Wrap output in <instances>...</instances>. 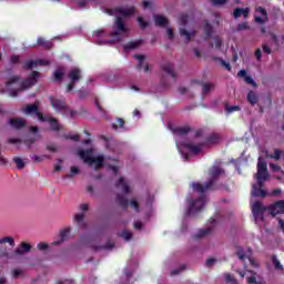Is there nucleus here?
Listing matches in <instances>:
<instances>
[{
    "mask_svg": "<svg viewBox=\"0 0 284 284\" xmlns=\"http://www.w3.org/2000/svg\"><path fill=\"white\" fill-rule=\"evenodd\" d=\"M114 12L115 14H118L114 24L115 31L109 34V37H114V39L106 40L104 42L98 41L100 45H103L105 43H121V41H123V37H125L128 32H130V29L125 27L121 17H132V14L136 12V9L134 7H121L116 8Z\"/></svg>",
    "mask_w": 284,
    "mask_h": 284,
    "instance_id": "f257e3e1",
    "label": "nucleus"
},
{
    "mask_svg": "<svg viewBox=\"0 0 284 284\" xmlns=\"http://www.w3.org/2000/svg\"><path fill=\"white\" fill-rule=\"evenodd\" d=\"M39 77V72L33 71L31 77L24 80L19 88H17L21 81L19 75H12L9 81L6 83L7 92L9 97H17L19 92L22 90H28V88H32L37 83V79Z\"/></svg>",
    "mask_w": 284,
    "mask_h": 284,
    "instance_id": "f03ea898",
    "label": "nucleus"
},
{
    "mask_svg": "<svg viewBox=\"0 0 284 284\" xmlns=\"http://www.w3.org/2000/svg\"><path fill=\"white\" fill-rule=\"evenodd\" d=\"M224 172L225 171H223V169L219 166H213L211 170V179L204 185H202L201 183L193 182L192 183L193 190H195V192H199L200 194L207 192V190H210L212 185H214V182L216 181V179H219L221 174H224Z\"/></svg>",
    "mask_w": 284,
    "mask_h": 284,
    "instance_id": "7ed1b4c3",
    "label": "nucleus"
},
{
    "mask_svg": "<svg viewBox=\"0 0 284 284\" xmlns=\"http://www.w3.org/2000/svg\"><path fill=\"white\" fill-rule=\"evenodd\" d=\"M78 154L80 156V159H82V161H84V163H88V165H90L91 168H93L94 165V170H99V168H103V155H93V150L89 149V150H79Z\"/></svg>",
    "mask_w": 284,
    "mask_h": 284,
    "instance_id": "20e7f679",
    "label": "nucleus"
},
{
    "mask_svg": "<svg viewBox=\"0 0 284 284\" xmlns=\"http://www.w3.org/2000/svg\"><path fill=\"white\" fill-rule=\"evenodd\" d=\"M50 103L55 112H63L65 116H70L71 119H74V116H77V111L70 109L65 101L57 98H50Z\"/></svg>",
    "mask_w": 284,
    "mask_h": 284,
    "instance_id": "39448f33",
    "label": "nucleus"
},
{
    "mask_svg": "<svg viewBox=\"0 0 284 284\" xmlns=\"http://www.w3.org/2000/svg\"><path fill=\"white\" fill-rule=\"evenodd\" d=\"M179 23L181 26L179 28L180 37H183L184 41L186 43H190V41H192V39L196 37V31L185 29V26H187V14L185 13L180 14Z\"/></svg>",
    "mask_w": 284,
    "mask_h": 284,
    "instance_id": "423d86ee",
    "label": "nucleus"
},
{
    "mask_svg": "<svg viewBox=\"0 0 284 284\" xmlns=\"http://www.w3.org/2000/svg\"><path fill=\"white\" fill-rule=\"evenodd\" d=\"M255 178L257 180L258 187H263L265 185V181L270 179V173H267V163L263 161V158H258L257 160V172Z\"/></svg>",
    "mask_w": 284,
    "mask_h": 284,
    "instance_id": "0eeeda50",
    "label": "nucleus"
},
{
    "mask_svg": "<svg viewBox=\"0 0 284 284\" xmlns=\"http://www.w3.org/2000/svg\"><path fill=\"white\" fill-rule=\"evenodd\" d=\"M267 211V207L263 205L261 202H255L252 205V214L255 223H263L265 221V212Z\"/></svg>",
    "mask_w": 284,
    "mask_h": 284,
    "instance_id": "6e6552de",
    "label": "nucleus"
},
{
    "mask_svg": "<svg viewBox=\"0 0 284 284\" xmlns=\"http://www.w3.org/2000/svg\"><path fill=\"white\" fill-rule=\"evenodd\" d=\"M69 79H70V83L67 88V92H72V90H74V84L79 83V81L82 79L81 75V69L79 68H73L69 71L68 74Z\"/></svg>",
    "mask_w": 284,
    "mask_h": 284,
    "instance_id": "1a4fd4ad",
    "label": "nucleus"
},
{
    "mask_svg": "<svg viewBox=\"0 0 284 284\" xmlns=\"http://www.w3.org/2000/svg\"><path fill=\"white\" fill-rule=\"evenodd\" d=\"M205 203H207V197H205V195H202L200 199L190 202V214H194V212H201V210L205 207Z\"/></svg>",
    "mask_w": 284,
    "mask_h": 284,
    "instance_id": "9d476101",
    "label": "nucleus"
},
{
    "mask_svg": "<svg viewBox=\"0 0 284 284\" xmlns=\"http://www.w3.org/2000/svg\"><path fill=\"white\" fill-rule=\"evenodd\" d=\"M22 111L24 114H36L39 121H45V116H43V113L39 112V104L37 103L27 105Z\"/></svg>",
    "mask_w": 284,
    "mask_h": 284,
    "instance_id": "9b49d317",
    "label": "nucleus"
},
{
    "mask_svg": "<svg viewBox=\"0 0 284 284\" xmlns=\"http://www.w3.org/2000/svg\"><path fill=\"white\" fill-rule=\"evenodd\" d=\"M271 216H278V214H284V200H280L268 206Z\"/></svg>",
    "mask_w": 284,
    "mask_h": 284,
    "instance_id": "f8f14e48",
    "label": "nucleus"
},
{
    "mask_svg": "<svg viewBox=\"0 0 284 284\" xmlns=\"http://www.w3.org/2000/svg\"><path fill=\"white\" fill-rule=\"evenodd\" d=\"M255 11L262 16V17H255L256 23H261L263 26L264 23H267V21H270V16H267V10H265V8L256 7Z\"/></svg>",
    "mask_w": 284,
    "mask_h": 284,
    "instance_id": "ddd939ff",
    "label": "nucleus"
},
{
    "mask_svg": "<svg viewBox=\"0 0 284 284\" xmlns=\"http://www.w3.org/2000/svg\"><path fill=\"white\" fill-rule=\"evenodd\" d=\"M30 250H32V245H30V244H28L26 242H22L20 244V246L14 250L13 257L14 256H23V254L30 252Z\"/></svg>",
    "mask_w": 284,
    "mask_h": 284,
    "instance_id": "4468645a",
    "label": "nucleus"
},
{
    "mask_svg": "<svg viewBox=\"0 0 284 284\" xmlns=\"http://www.w3.org/2000/svg\"><path fill=\"white\" fill-rule=\"evenodd\" d=\"M9 124L14 130H21V128H26V120L23 118H13L9 120Z\"/></svg>",
    "mask_w": 284,
    "mask_h": 284,
    "instance_id": "2eb2a0df",
    "label": "nucleus"
},
{
    "mask_svg": "<svg viewBox=\"0 0 284 284\" xmlns=\"http://www.w3.org/2000/svg\"><path fill=\"white\" fill-rule=\"evenodd\" d=\"M162 70L165 74H169L173 81H176V71H174V65H172V63L163 64Z\"/></svg>",
    "mask_w": 284,
    "mask_h": 284,
    "instance_id": "dca6fc26",
    "label": "nucleus"
},
{
    "mask_svg": "<svg viewBox=\"0 0 284 284\" xmlns=\"http://www.w3.org/2000/svg\"><path fill=\"white\" fill-rule=\"evenodd\" d=\"M184 148L189 150V152H192L193 154H199L201 150H203L202 144H194L192 142L184 143Z\"/></svg>",
    "mask_w": 284,
    "mask_h": 284,
    "instance_id": "f3484780",
    "label": "nucleus"
},
{
    "mask_svg": "<svg viewBox=\"0 0 284 284\" xmlns=\"http://www.w3.org/2000/svg\"><path fill=\"white\" fill-rule=\"evenodd\" d=\"M116 187L123 192V194H130V184L125 181V179L120 178L119 182L116 183Z\"/></svg>",
    "mask_w": 284,
    "mask_h": 284,
    "instance_id": "a211bd4d",
    "label": "nucleus"
},
{
    "mask_svg": "<svg viewBox=\"0 0 284 284\" xmlns=\"http://www.w3.org/2000/svg\"><path fill=\"white\" fill-rule=\"evenodd\" d=\"M234 19H239L241 17H244V19H247L250 17V8L241 9L236 8L233 12Z\"/></svg>",
    "mask_w": 284,
    "mask_h": 284,
    "instance_id": "6ab92c4d",
    "label": "nucleus"
},
{
    "mask_svg": "<svg viewBox=\"0 0 284 284\" xmlns=\"http://www.w3.org/2000/svg\"><path fill=\"white\" fill-rule=\"evenodd\" d=\"M37 65H50V62L45 60H37V61L31 60L26 63L27 70H32V68H37Z\"/></svg>",
    "mask_w": 284,
    "mask_h": 284,
    "instance_id": "aec40b11",
    "label": "nucleus"
},
{
    "mask_svg": "<svg viewBox=\"0 0 284 284\" xmlns=\"http://www.w3.org/2000/svg\"><path fill=\"white\" fill-rule=\"evenodd\" d=\"M44 119L45 120H43L42 122L48 121V123H50V125H51V130H53L54 132H59V130H61V125L59 124L57 119L48 116V115H45Z\"/></svg>",
    "mask_w": 284,
    "mask_h": 284,
    "instance_id": "412c9836",
    "label": "nucleus"
},
{
    "mask_svg": "<svg viewBox=\"0 0 284 284\" xmlns=\"http://www.w3.org/2000/svg\"><path fill=\"white\" fill-rule=\"evenodd\" d=\"M266 159H274V161H281V156L284 159V151L281 149H275L273 154H268L265 151Z\"/></svg>",
    "mask_w": 284,
    "mask_h": 284,
    "instance_id": "4be33fe9",
    "label": "nucleus"
},
{
    "mask_svg": "<svg viewBox=\"0 0 284 284\" xmlns=\"http://www.w3.org/2000/svg\"><path fill=\"white\" fill-rule=\"evenodd\" d=\"M74 223H77L78 227H85L88 224L85 223V214L78 213L74 215Z\"/></svg>",
    "mask_w": 284,
    "mask_h": 284,
    "instance_id": "5701e85b",
    "label": "nucleus"
},
{
    "mask_svg": "<svg viewBox=\"0 0 284 284\" xmlns=\"http://www.w3.org/2000/svg\"><path fill=\"white\" fill-rule=\"evenodd\" d=\"M134 58L138 60V69L141 70V68H144V72H150V65L143 64V61H145V55L136 54Z\"/></svg>",
    "mask_w": 284,
    "mask_h": 284,
    "instance_id": "b1692460",
    "label": "nucleus"
},
{
    "mask_svg": "<svg viewBox=\"0 0 284 284\" xmlns=\"http://www.w3.org/2000/svg\"><path fill=\"white\" fill-rule=\"evenodd\" d=\"M252 196H261L264 199V196H267V192L263 190V187L260 186L258 189V185L253 184Z\"/></svg>",
    "mask_w": 284,
    "mask_h": 284,
    "instance_id": "393cba45",
    "label": "nucleus"
},
{
    "mask_svg": "<svg viewBox=\"0 0 284 284\" xmlns=\"http://www.w3.org/2000/svg\"><path fill=\"white\" fill-rule=\"evenodd\" d=\"M252 254V251L248 248L247 252L243 250L242 247H237L236 250V256L240 258V261H244V258H250Z\"/></svg>",
    "mask_w": 284,
    "mask_h": 284,
    "instance_id": "a878e982",
    "label": "nucleus"
},
{
    "mask_svg": "<svg viewBox=\"0 0 284 284\" xmlns=\"http://www.w3.org/2000/svg\"><path fill=\"white\" fill-rule=\"evenodd\" d=\"M250 274H252L251 276L246 277V283L247 284H267L265 283V281H256V272L254 271H248Z\"/></svg>",
    "mask_w": 284,
    "mask_h": 284,
    "instance_id": "bb28decb",
    "label": "nucleus"
},
{
    "mask_svg": "<svg viewBox=\"0 0 284 284\" xmlns=\"http://www.w3.org/2000/svg\"><path fill=\"white\" fill-rule=\"evenodd\" d=\"M246 99L252 105H256V103H258V95L254 91H250L246 95Z\"/></svg>",
    "mask_w": 284,
    "mask_h": 284,
    "instance_id": "cd10ccee",
    "label": "nucleus"
},
{
    "mask_svg": "<svg viewBox=\"0 0 284 284\" xmlns=\"http://www.w3.org/2000/svg\"><path fill=\"white\" fill-rule=\"evenodd\" d=\"M215 88H216V84L212 82L204 83L202 84V94H210V92L214 91Z\"/></svg>",
    "mask_w": 284,
    "mask_h": 284,
    "instance_id": "c85d7f7f",
    "label": "nucleus"
},
{
    "mask_svg": "<svg viewBox=\"0 0 284 284\" xmlns=\"http://www.w3.org/2000/svg\"><path fill=\"white\" fill-rule=\"evenodd\" d=\"M37 43H38V45H41L42 48H45L47 50H50L52 48V42L47 41L43 38H38Z\"/></svg>",
    "mask_w": 284,
    "mask_h": 284,
    "instance_id": "c756f323",
    "label": "nucleus"
},
{
    "mask_svg": "<svg viewBox=\"0 0 284 284\" xmlns=\"http://www.w3.org/2000/svg\"><path fill=\"white\" fill-rule=\"evenodd\" d=\"M141 43H142L141 40L129 42L128 44L124 45V50H136V48H139Z\"/></svg>",
    "mask_w": 284,
    "mask_h": 284,
    "instance_id": "7c9ffc66",
    "label": "nucleus"
},
{
    "mask_svg": "<svg viewBox=\"0 0 284 284\" xmlns=\"http://www.w3.org/2000/svg\"><path fill=\"white\" fill-rule=\"evenodd\" d=\"M63 74H65V69L58 68L54 71L53 77H54L55 81H61V79H63Z\"/></svg>",
    "mask_w": 284,
    "mask_h": 284,
    "instance_id": "2f4dec72",
    "label": "nucleus"
},
{
    "mask_svg": "<svg viewBox=\"0 0 284 284\" xmlns=\"http://www.w3.org/2000/svg\"><path fill=\"white\" fill-rule=\"evenodd\" d=\"M154 21L158 26H168V18L163 16H154Z\"/></svg>",
    "mask_w": 284,
    "mask_h": 284,
    "instance_id": "473e14b6",
    "label": "nucleus"
},
{
    "mask_svg": "<svg viewBox=\"0 0 284 284\" xmlns=\"http://www.w3.org/2000/svg\"><path fill=\"white\" fill-rule=\"evenodd\" d=\"M0 258H14V255H10L7 247L0 246Z\"/></svg>",
    "mask_w": 284,
    "mask_h": 284,
    "instance_id": "72a5a7b5",
    "label": "nucleus"
},
{
    "mask_svg": "<svg viewBox=\"0 0 284 284\" xmlns=\"http://www.w3.org/2000/svg\"><path fill=\"white\" fill-rule=\"evenodd\" d=\"M4 243H9L11 247H14V239L11 236L0 237V245H3Z\"/></svg>",
    "mask_w": 284,
    "mask_h": 284,
    "instance_id": "f704fd0d",
    "label": "nucleus"
},
{
    "mask_svg": "<svg viewBox=\"0 0 284 284\" xmlns=\"http://www.w3.org/2000/svg\"><path fill=\"white\" fill-rule=\"evenodd\" d=\"M13 162L16 163L18 170H23L26 168V162L21 158H13Z\"/></svg>",
    "mask_w": 284,
    "mask_h": 284,
    "instance_id": "c9c22d12",
    "label": "nucleus"
},
{
    "mask_svg": "<svg viewBox=\"0 0 284 284\" xmlns=\"http://www.w3.org/2000/svg\"><path fill=\"white\" fill-rule=\"evenodd\" d=\"M239 110H241L240 105H229V104H226V106H225V111L227 112V114H232V112H239Z\"/></svg>",
    "mask_w": 284,
    "mask_h": 284,
    "instance_id": "e433bc0d",
    "label": "nucleus"
},
{
    "mask_svg": "<svg viewBox=\"0 0 284 284\" xmlns=\"http://www.w3.org/2000/svg\"><path fill=\"white\" fill-rule=\"evenodd\" d=\"M116 202L119 205H121V207H128V199H125V196L118 195Z\"/></svg>",
    "mask_w": 284,
    "mask_h": 284,
    "instance_id": "4c0bfd02",
    "label": "nucleus"
},
{
    "mask_svg": "<svg viewBox=\"0 0 284 284\" xmlns=\"http://www.w3.org/2000/svg\"><path fill=\"white\" fill-rule=\"evenodd\" d=\"M187 132H190V128H180L175 130V134H178L179 136H185Z\"/></svg>",
    "mask_w": 284,
    "mask_h": 284,
    "instance_id": "58836bf2",
    "label": "nucleus"
},
{
    "mask_svg": "<svg viewBox=\"0 0 284 284\" xmlns=\"http://www.w3.org/2000/svg\"><path fill=\"white\" fill-rule=\"evenodd\" d=\"M273 265L275 270H278L280 272H283V266L281 265V261L276 256H273Z\"/></svg>",
    "mask_w": 284,
    "mask_h": 284,
    "instance_id": "ea45409f",
    "label": "nucleus"
},
{
    "mask_svg": "<svg viewBox=\"0 0 284 284\" xmlns=\"http://www.w3.org/2000/svg\"><path fill=\"white\" fill-rule=\"evenodd\" d=\"M204 33L206 34L207 39L212 37V26L207 22L204 24Z\"/></svg>",
    "mask_w": 284,
    "mask_h": 284,
    "instance_id": "a19ab883",
    "label": "nucleus"
},
{
    "mask_svg": "<svg viewBox=\"0 0 284 284\" xmlns=\"http://www.w3.org/2000/svg\"><path fill=\"white\" fill-rule=\"evenodd\" d=\"M70 234V227H67L61 231L60 236H61V243L68 239V235Z\"/></svg>",
    "mask_w": 284,
    "mask_h": 284,
    "instance_id": "79ce46f5",
    "label": "nucleus"
},
{
    "mask_svg": "<svg viewBox=\"0 0 284 284\" xmlns=\"http://www.w3.org/2000/svg\"><path fill=\"white\" fill-rule=\"evenodd\" d=\"M32 161H34L36 163H41L44 159H50V156L48 155H31Z\"/></svg>",
    "mask_w": 284,
    "mask_h": 284,
    "instance_id": "37998d69",
    "label": "nucleus"
},
{
    "mask_svg": "<svg viewBox=\"0 0 284 284\" xmlns=\"http://www.w3.org/2000/svg\"><path fill=\"white\" fill-rule=\"evenodd\" d=\"M220 139H221V134H219V133H213V134H211V136H210V142H211V143H219Z\"/></svg>",
    "mask_w": 284,
    "mask_h": 284,
    "instance_id": "c03bdc74",
    "label": "nucleus"
},
{
    "mask_svg": "<svg viewBox=\"0 0 284 284\" xmlns=\"http://www.w3.org/2000/svg\"><path fill=\"white\" fill-rule=\"evenodd\" d=\"M125 125V121L121 118L116 119L115 124H113V128L116 130L118 128H123Z\"/></svg>",
    "mask_w": 284,
    "mask_h": 284,
    "instance_id": "a18cd8bd",
    "label": "nucleus"
},
{
    "mask_svg": "<svg viewBox=\"0 0 284 284\" xmlns=\"http://www.w3.org/2000/svg\"><path fill=\"white\" fill-rule=\"evenodd\" d=\"M245 83H248V85H253V88H256V82L254 81V79L251 75H246L244 78Z\"/></svg>",
    "mask_w": 284,
    "mask_h": 284,
    "instance_id": "49530a36",
    "label": "nucleus"
},
{
    "mask_svg": "<svg viewBox=\"0 0 284 284\" xmlns=\"http://www.w3.org/2000/svg\"><path fill=\"white\" fill-rule=\"evenodd\" d=\"M211 232H212L211 229H204V230H201L196 236L197 239H201L203 236H207V234H210Z\"/></svg>",
    "mask_w": 284,
    "mask_h": 284,
    "instance_id": "de8ad7c7",
    "label": "nucleus"
},
{
    "mask_svg": "<svg viewBox=\"0 0 284 284\" xmlns=\"http://www.w3.org/2000/svg\"><path fill=\"white\" fill-rule=\"evenodd\" d=\"M93 247H94V250H112V247H114V244H112V242H109L104 246H93Z\"/></svg>",
    "mask_w": 284,
    "mask_h": 284,
    "instance_id": "09e8293b",
    "label": "nucleus"
},
{
    "mask_svg": "<svg viewBox=\"0 0 284 284\" xmlns=\"http://www.w3.org/2000/svg\"><path fill=\"white\" fill-rule=\"evenodd\" d=\"M121 236H122V239H124V241H130V239H132V232H130V231H123V232L121 233Z\"/></svg>",
    "mask_w": 284,
    "mask_h": 284,
    "instance_id": "8fccbe9b",
    "label": "nucleus"
},
{
    "mask_svg": "<svg viewBox=\"0 0 284 284\" xmlns=\"http://www.w3.org/2000/svg\"><path fill=\"white\" fill-rule=\"evenodd\" d=\"M21 274H23V270H21V268H16L12 271L13 278H19V276H21Z\"/></svg>",
    "mask_w": 284,
    "mask_h": 284,
    "instance_id": "3c124183",
    "label": "nucleus"
},
{
    "mask_svg": "<svg viewBox=\"0 0 284 284\" xmlns=\"http://www.w3.org/2000/svg\"><path fill=\"white\" fill-rule=\"evenodd\" d=\"M36 142H37L36 138H30V139L24 140V144L28 145V148H32L33 143H36Z\"/></svg>",
    "mask_w": 284,
    "mask_h": 284,
    "instance_id": "603ef678",
    "label": "nucleus"
},
{
    "mask_svg": "<svg viewBox=\"0 0 284 284\" xmlns=\"http://www.w3.org/2000/svg\"><path fill=\"white\" fill-rule=\"evenodd\" d=\"M37 247H38V250H40V252H44V250H48L49 245H48V243L40 242L37 245Z\"/></svg>",
    "mask_w": 284,
    "mask_h": 284,
    "instance_id": "864d4df0",
    "label": "nucleus"
},
{
    "mask_svg": "<svg viewBox=\"0 0 284 284\" xmlns=\"http://www.w3.org/2000/svg\"><path fill=\"white\" fill-rule=\"evenodd\" d=\"M213 6H225L227 3V0H210Z\"/></svg>",
    "mask_w": 284,
    "mask_h": 284,
    "instance_id": "5fc2aeb1",
    "label": "nucleus"
},
{
    "mask_svg": "<svg viewBox=\"0 0 284 284\" xmlns=\"http://www.w3.org/2000/svg\"><path fill=\"white\" fill-rule=\"evenodd\" d=\"M79 168L78 166H71V173L68 175L69 178L77 176L79 174Z\"/></svg>",
    "mask_w": 284,
    "mask_h": 284,
    "instance_id": "6e6d98bb",
    "label": "nucleus"
},
{
    "mask_svg": "<svg viewBox=\"0 0 284 284\" xmlns=\"http://www.w3.org/2000/svg\"><path fill=\"white\" fill-rule=\"evenodd\" d=\"M47 150H49V152H58L59 148L57 144H48Z\"/></svg>",
    "mask_w": 284,
    "mask_h": 284,
    "instance_id": "4d7b16f0",
    "label": "nucleus"
},
{
    "mask_svg": "<svg viewBox=\"0 0 284 284\" xmlns=\"http://www.w3.org/2000/svg\"><path fill=\"white\" fill-rule=\"evenodd\" d=\"M270 168L273 172H281V166L278 164L270 163Z\"/></svg>",
    "mask_w": 284,
    "mask_h": 284,
    "instance_id": "13d9d810",
    "label": "nucleus"
},
{
    "mask_svg": "<svg viewBox=\"0 0 284 284\" xmlns=\"http://www.w3.org/2000/svg\"><path fill=\"white\" fill-rule=\"evenodd\" d=\"M168 39L172 40L174 39V30L172 28L166 29Z\"/></svg>",
    "mask_w": 284,
    "mask_h": 284,
    "instance_id": "bf43d9fd",
    "label": "nucleus"
},
{
    "mask_svg": "<svg viewBox=\"0 0 284 284\" xmlns=\"http://www.w3.org/2000/svg\"><path fill=\"white\" fill-rule=\"evenodd\" d=\"M130 205L135 210V212H139V202H136V200H131Z\"/></svg>",
    "mask_w": 284,
    "mask_h": 284,
    "instance_id": "052dcab7",
    "label": "nucleus"
},
{
    "mask_svg": "<svg viewBox=\"0 0 284 284\" xmlns=\"http://www.w3.org/2000/svg\"><path fill=\"white\" fill-rule=\"evenodd\" d=\"M138 23H140L141 28H148V22H145L142 17L138 18Z\"/></svg>",
    "mask_w": 284,
    "mask_h": 284,
    "instance_id": "680f3d73",
    "label": "nucleus"
},
{
    "mask_svg": "<svg viewBox=\"0 0 284 284\" xmlns=\"http://www.w3.org/2000/svg\"><path fill=\"white\" fill-rule=\"evenodd\" d=\"M220 63H221V65L226 68V70H232V67L230 65V63L225 62V60L220 59Z\"/></svg>",
    "mask_w": 284,
    "mask_h": 284,
    "instance_id": "e2e57ef3",
    "label": "nucleus"
},
{
    "mask_svg": "<svg viewBox=\"0 0 284 284\" xmlns=\"http://www.w3.org/2000/svg\"><path fill=\"white\" fill-rule=\"evenodd\" d=\"M247 22H242L237 26V30L241 31V30H247Z\"/></svg>",
    "mask_w": 284,
    "mask_h": 284,
    "instance_id": "0e129e2a",
    "label": "nucleus"
},
{
    "mask_svg": "<svg viewBox=\"0 0 284 284\" xmlns=\"http://www.w3.org/2000/svg\"><path fill=\"white\" fill-rule=\"evenodd\" d=\"M214 45L219 50V48H221V45H223V41H221L219 38H215Z\"/></svg>",
    "mask_w": 284,
    "mask_h": 284,
    "instance_id": "69168bd1",
    "label": "nucleus"
},
{
    "mask_svg": "<svg viewBox=\"0 0 284 284\" xmlns=\"http://www.w3.org/2000/svg\"><path fill=\"white\" fill-rule=\"evenodd\" d=\"M225 281L227 283H234V276H232L230 273L225 274Z\"/></svg>",
    "mask_w": 284,
    "mask_h": 284,
    "instance_id": "338daca9",
    "label": "nucleus"
},
{
    "mask_svg": "<svg viewBox=\"0 0 284 284\" xmlns=\"http://www.w3.org/2000/svg\"><path fill=\"white\" fill-rule=\"evenodd\" d=\"M19 61H20L19 55H12L10 59V63H19Z\"/></svg>",
    "mask_w": 284,
    "mask_h": 284,
    "instance_id": "774afa93",
    "label": "nucleus"
}]
</instances>
